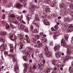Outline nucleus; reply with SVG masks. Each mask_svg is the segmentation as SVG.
Masks as SVG:
<instances>
[{
    "mask_svg": "<svg viewBox=\"0 0 73 73\" xmlns=\"http://www.w3.org/2000/svg\"><path fill=\"white\" fill-rule=\"evenodd\" d=\"M60 47V46L58 45L57 46H54V50L55 52V55L56 56L57 58H59V57H61V54L60 52L59 51Z\"/></svg>",
    "mask_w": 73,
    "mask_h": 73,
    "instance_id": "obj_1",
    "label": "nucleus"
},
{
    "mask_svg": "<svg viewBox=\"0 0 73 73\" xmlns=\"http://www.w3.org/2000/svg\"><path fill=\"white\" fill-rule=\"evenodd\" d=\"M44 50L46 52H45V54L47 57H49L50 56H51L52 54L51 52L49 51L48 46H45L44 47Z\"/></svg>",
    "mask_w": 73,
    "mask_h": 73,
    "instance_id": "obj_2",
    "label": "nucleus"
},
{
    "mask_svg": "<svg viewBox=\"0 0 73 73\" xmlns=\"http://www.w3.org/2000/svg\"><path fill=\"white\" fill-rule=\"evenodd\" d=\"M0 35L1 36H2L1 38L0 39V42H3L4 43L5 42V36L7 35V32H2L0 33Z\"/></svg>",
    "mask_w": 73,
    "mask_h": 73,
    "instance_id": "obj_3",
    "label": "nucleus"
},
{
    "mask_svg": "<svg viewBox=\"0 0 73 73\" xmlns=\"http://www.w3.org/2000/svg\"><path fill=\"white\" fill-rule=\"evenodd\" d=\"M30 7L29 8L32 11H34L35 9L37 7L36 5H35V2H31L29 3Z\"/></svg>",
    "mask_w": 73,
    "mask_h": 73,
    "instance_id": "obj_4",
    "label": "nucleus"
},
{
    "mask_svg": "<svg viewBox=\"0 0 73 73\" xmlns=\"http://www.w3.org/2000/svg\"><path fill=\"white\" fill-rule=\"evenodd\" d=\"M28 51H27L26 53V55L27 57H29V56H30V53L29 52H30V53H32L33 52V49L31 47H29L28 48Z\"/></svg>",
    "mask_w": 73,
    "mask_h": 73,
    "instance_id": "obj_5",
    "label": "nucleus"
},
{
    "mask_svg": "<svg viewBox=\"0 0 73 73\" xmlns=\"http://www.w3.org/2000/svg\"><path fill=\"white\" fill-rule=\"evenodd\" d=\"M69 58V56H68L67 55L66 56H64L63 59V64L62 65V67H64V66L65 65V62L66 61H68V59Z\"/></svg>",
    "mask_w": 73,
    "mask_h": 73,
    "instance_id": "obj_6",
    "label": "nucleus"
},
{
    "mask_svg": "<svg viewBox=\"0 0 73 73\" xmlns=\"http://www.w3.org/2000/svg\"><path fill=\"white\" fill-rule=\"evenodd\" d=\"M16 17L18 20V21L14 20L13 21L12 23H13L14 24H19L20 23V21H19V20H20V17L19 15H16Z\"/></svg>",
    "mask_w": 73,
    "mask_h": 73,
    "instance_id": "obj_7",
    "label": "nucleus"
},
{
    "mask_svg": "<svg viewBox=\"0 0 73 73\" xmlns=\"http://www.w3.org/2000/svg\"><path fill=\"white\" fill-rule=\"evenodd\" d=\"M60 12L62 13H64L66 15H67L68 13V10L66 8L64 7L61 9Z\"/></svg>",
    "mask_w": 73,
    "mask_h": 73,
    "instance_id": "obj_8",
    "label": "nucleus"
},
{
    "mask_svg": "<svg viewBox=\"0 0 73 73\" xmlns=\"http://www.w3.org/2000/svg\"><path fill=\"white\" fill-rule=\"evenodd\" d=\"M73 31V24L70 25L69 27L67 30L68 32H70L71 31Z\"/></svg>",
    "mask_w": 73,
    "mask_h": 73,
    "instance_id": "obj_9",
    "label": "nucleus"
},
{
    "mask_svg": "<svg viewBox=\"0 0 73 73\" xmlns=\"http://www.w3.org/2000/svg\"><path fill=\"white\" fill-rule=\"evenodd\" d=\"M9 46H10V52L12 53H13L14 47L13 46V45L11 44H9Z\"/></svg>",
    "mask_w": 73,
    "mask_h": 73,
    "instance_id": "obj_10",
    "label": "nucleus"
},
{
    "mask_svg": "<svg viewBox=\"0 0 73 73\" xmlns=\"http://www.w3.org/2000/svg\"><path fill=\"white\" fill-rule=\"evenodd\" d=\"M18 28L20 29H22V30H24L25 29L26 27L25 25H19L18 26Z\"/></svg>",
    "mask_w": 73,
    "mask_h": 73,
    "instance_id": "obj_11",
    "label": "nucleus"
},
{
    "mask_svg": "<svg viewBox=\"0 0 73 73\" xmlns=\"http://www.w3.org/2000/svg\"><path fill=\"white\" fill-rule=\"evenodd\" d=\"M10 38L11 40L12 41H14L15 40V39H16V37L14 35H11L10 36Z\"/></svg>",
    "mask_w": 73,
    "mask_h": 73,
    "instance_id": "obj_12",
    "label": "nucleus"
},
{
    "mask_svg": "<svg viewBox=\"0 0 73 73\" xmlns=\"http://www.w3.org/2000/svg\"><path fill=\"white\" fill-rule=\"evenodd\" d=\"M22 7H23V5L20 3H17L16 5V7L17 8H19V9L21 8Z\"/></svg>",
    "mask_w": 73,
    "mask_h": 73,
    "instance_id": "obj_13",
    "label": "nucleus"
},
{
    "mask_svg": "<svg viewBox=\"0 0 73 73\" xmlns=\"http://www.w3.org/2000/svg\"><path fill=\"white\" fill-rule=\"evenodd\" d=\"M24 66H25V68L24 69V73H25L27 71V70H28V67H27V64L26 63H25L23 64Z\"/></svg>",
    "mask_w": 73,
    "mask_h": 73,
    "instance_id": "obj_14",
    "label": "nucleus"
},
{
    "mask_svg": "<svg viewBox=\"0 0 73 73\" xmlns=\"http://www.w3.org/2000/svg\"><path fill=\"white\" fill-rule=\"evenodd\" d=\"M61 45L62 46H65L66 45V43L65 41V40H62L61 42Z\"/></svg>",
    "mask_w": 73,
    "mask_h": 73,
    "instance_id": "obj_15",
    "label": "nucleus"
},
{
    "mask_svg": "<svg viewBox=\"0 0 73 73\" xmlns=\"http://www.w3.org/2000/svg\"><path fill=\"white\" fill-rule=\"evenodd\" d=\"M43 22L44 24L45 25H49L50 24H49V21H48L47 20H45Z\"/></svg>",
    "mask_w": 73,
    "mask_h": 73,
    "instance_id": "obj_16",
    "label": "nucleus"
},
{
    "mask_svg": "<svg viewBox=\"0 0 73 73\" xmlns=\"http://www.w3.org/2000/svg\"><path fill=\"white\" fill-rule=\"evenodd\" d=\"M38 66H39V67H38V69H40V70H43V66L42 65V64H38Z\"/></svg>",
    "mask_w": 73,
    "mask_h": 73,
    "instance_id": "obj_17",
    "label": "nucleus"
},
{
    "mask_svg": "<svg viewBox=\"0 0 73 73\" xmlns=\"http://www.w3.org/2000/svg\"><path fill=\"white\" fill-rule=\"evenodd\" d=\"M36 42L37 45H38L39 47H42V43L40 42V40H38Z\"/></svg>",
    "mask_w": 73,
    "mask_h": 73,
    "instance_id": "obj_18",
    "label": "nucleus"
},
{
    "mask_svg": "<svg viewBox=\"0 0 73 73\" xmlns=\"http://www.w3.org/2000/svg\"><path fill=\"white\" fill-rule=\"evenodd\" d=\"M15 72L16 73H18V72H19V67L17 66H15Z\"/></svg>",
    "mask_w": 73,
    "mask_h": 73,
    "instance_id": "obj_19",
    "label": "nucleus"
},
{
    "mask_svg": "<svg viewBox=\"0 0 73 73\" xmlns=\"http://www.w3.org/2000/svg\"><path fill=\"white\" fill-rule=\"evenodd\" d=\"M6 48H5V45H4V44H3V49L1 50H0V52L1 51V52H4Z\"/></svg>",
    "mask_w": 73,
    "mask_h": 73,
    "instance_id": "obj_20",
    "label": "nucleus"
},
{
    "mask_svg": "<svg viewBox=\"0 0 73 73\" xmlns=\"http://www.w3.org/2000/svg\"><path fill=\"white\" fill-rule=\"evenodd\" d=\"M65 4L63 3H61L59 5V7L60 8H63L65 7Z\"/></svg>",
    "mask_w": 73,
    "mask_h": 73,
    "instance_id": "obj_21",
    "label": "nucleus"
},
{
    "mask_svg": "<svg viewBox=\"0 0 73 73\" xmlns=\"http://www.w3.org/2000/svg\"><path fill=\"white\" fill-rule=\"evenodd\" d=\"M51 6L52 7H56V1L52 2L51 4Z\"/></svg>",
    "mask_w": 73,
    "mask_h": 73,
    "instance_id": "obj_22",
    "label": "nucleus"
},
{
    "mask_svg": "<svg viewBox=\"0 0 73 73\" xmlns=\"http://www.w3.org/2000/svg\"><path fill=\"white\" fill-rule=\"evenodd\" d=\"M13 54H10L8 55V56L10 57H15V55L14 54V52H13V53H12Z\"/></svg>",
    "mask_w": 73,
    "mask_h": 73,
    "instance_id": "obj_23",
    "label": "nucleus"
},
{
    "mask_svg": "<svg viewBox=\"0 0 73 73\" xmlns=\"http://www.w3.org/2000/svg\"><path fill=\"white\" fill-rule=\"evenodd\" d=\"M56 63H57V61H56V60H52V64L54 65H56Z\"/></svg>",
    "mask_w": 73,
    "mask_h": 73,
    "instance_id": "obj_24",
    "label": "nucleus"
},
{
    "mask_svg": "<svg viewBox=\"0 0 73 73\" xmlns=\"http://www.w3.org/2000/svg\"><path fill=\"white\" fill-rule=\"evenodd\" d=\"M38 23V22H37V21H36V20H34L33 21V23L35 25H36V26H38V24L37 23Z\"/></svg>",
    "mask_w": 73,
    "mask_h": 73,
    "instance_id": "obj_25",
    "label": "nucleus"
},
{
    "mask_svg": "<svg viewBox=\"0 0 73 73\" xmlns=\"http://www.w3.org/2000/svg\"><path fill=\"white\" fill-rule=\"evenodd\" d=\"M72 53L71 52V50L70 49H68L67 51V53L68 55H70V54Z\"/></svg>",
    "mask_w": 73,
    "mask_h": 73,
    "instance_id": "obj_26",
    "label": "nucleus"
},
{
    "mask_svg": "<svg viewBox=\"0 0 73 73\" xmlns=\"http://www.w3.org/2000/svg\"><path fill=\"white\" fill-rule=\"evenodd\" d=\"M24 32H26V33H29V29H28V28H26L25 29Z\"/></svg>",
    "mask_w": 73,
    "mask_h": 73,
    "instance_id": "obj_27",
    "label": "nucleus"
},
{
    "mask_svg": "<svg viewBox=\"0 0 73 73\" xmlns=\"http://www.w3.org/2000/svg\"><path fill=\"white\" fill-rule=\"evenodd\" d=\"M33 69L34 70H36V68H37V66L36 65V64L35 63L33 65Z\"/></svg>",
    "mask_w": 73,
    "mask_h": 73,
    "instance_id": "obj_28",
    "label": "nucleus"
},
{
    "mask_svg": "<svg viewBox=\"0 0 73 73\" xmlns=\"http://www.w3.org/2000/svg\"><path fill=\"white\" fill-rule=\"evenodd\" d=\"M71 19H70V18L68 17L67 19H64V20L66 21V22H68V21H70Z\"/></svg>",
    "mask_w": 73,
    "mask_h": 73,
    "instance_id": "obj_29",
    "label": "nucleus"
},
{
    "mask_svg": "<svg viewBox=\"0 0 73 73\" xmlns=\"http://www.w3.org/2000/svg\"><path fill=\"white\" fill-rule=\"evenodd\" d=\"M35 38L36 39H40V36L38 35H36L35 36Z\"/></svg>",
    "mask_w": 73,
    "mask_h": 73,
    "instance_id": "obj_30",
    "label": "nucleus"
},
{
    "mask_svg": "<svg viewBox=\"0 0 73 73\" xmlns=\"http://www.w3.org/2000/svg\"><path fill=\"white\" fill-rule=\"evenodd\" d=\"M26 41L27 43H30L31 41H30V39H29V37L27 38H26Z\"/></svg>",
    "mask_w": 73,
    "mask_h": 73,
    "instance_id": "obj_31",
    "label": "nucleus"
},
{
    "mask_svg": "<svg viewBox=\"0 0 73 73\" xmlns=\"http://www.w3.org/2000/svg\"><path fill=\"white\" fill-rule=\"evenodd\" d=\"M17 60V59L15 58V56L12 58V61L13 62H15Z\"/></svg>",
    "mask_w": 73,
    "mask_h": 73,
    "instance_id": "obj_32",
    "label": "nucleus"
},
{
    "mask_svg": "<svg viewBox=\"0 0 73 73\" xmlns=\"http://www.w3.org/2000/svg\"><path fill=\"white\" fill-rule=\"evenodd\" d=\"M27 0H19V3H24L25 2H26L27 1Z\"/></svg>",
    "mask_w": 73,
    "mask_h": 73,
    "instance_id": "obj_33",
    "label": "nucleus"
},
{
    "mask_svg": "<svg viewBox=\"0 0 73 73\" xmlns=\"http://www.w3.org/2000/svg\"><path fill=\"white\" fill-rule=\"evenodd\" d=\"M49 9H50V8L49 7H46L45 8V11L47 12H49Z\"/></svg>",
    "mask_w": 73,
    "mask_h": 73,
    "instance_id": "obj_34",
    "label": "nucleus"
},
{
    "mask_svg": "<svg viewBox=\"0 0 73 73\" xmlns=\"http://www.w3.org/2000/svg\"><path fill=\"white\" fill-rule=\"evenodd\" d=\"M35 19L36 21H39V17H38V15H35Z\"/></svg>",
    "mask_w": 73,
    "mask_h": 73,
    "instance_id": "obj_35",
    "label": "nucleus"
},
{
    "mask_svg": "<svg viewBox=\"0 0 73 73\" xmlns=\"http://www.w3.org/2000/svg\"><path fill=\"white\" fill-rule=\"evenodd\" d=\"M50 0H47L45 1V3L49 4L50 3Z\"/></svg>",
    "mask_w": 73,
    "mask_h": 73,
    "instance_id": "obj_36",
    "label": "nucleus"
},
{
    "mask_svg": "<svg viewBox=\"0 0 73 73\" xmlns=\"http://www.w3.org/2000/svg\"><path fill=\"white\" fill-rule=\"evenodd\" d=\"M10 28V26L8 24H7L6 25V26L5 28L6 29H8Z\"/></svg>",
    "mask_w": 73,
    "mask_h": 73,
    "instance_id": "obj_37",
    "label": "nucleus"
},
{
    "mask_svg": "<svg viewBox=\"0 0 73 73\" xmlns=\"http://www.w3.org/2000/svg\"><path fill=\"white\" fill-rule=\"evenodd\" d=\"M50 71H51L50 69H48L46 70V73H50Z\"/></svg>",
    "mask_w": 73,
    "mask_h": 73,
    "instance_id": "obj_38",
    "label": "nucleus"
},
{
    "mask_svg": "<svg viewBox=\"0 0 73 73\" xmlns=\"http://www.w3.org/2000/svg\"><path fill=\"white\" fill-rule=\"evenodd\" d=\"M19 50H21L23 49V44H21L20 45V47H19Z\"/></svg>",
    "mask_w": 73,
    "mask_h": 73,
    "instance_id": "obj_39",
    "label": "nucleus"
},
{
    "mask_svg": "<svg viewBox=\"0 0 73 73\" xmlns=\"http://www.w3.org/2000/svg\"><path fill=\"white\" fill-rule=\"evenodd\" d=\"M10 27L12 28V29H13L14 28V25L13 24H12L11 23H10Z\"/></svg>",
    "mask_w": 73,
    "mask_h": 73,
    "instance_id": "obj_40",
    "label": "nucleus"
},
{
    "mask_svg": "<svg viewBox=\"0 0 73 73\" xmlns=\"http://www.w3.org/2000/svg\"><path fill=\"white\" fill-rule=\"evenodd\" d=\"M10 17H12V18H14L15 17V16L13 15V14H11L9 16Z\"/></svg>",
    "mask_w": 73,
    "mask_h": 73,
    "instance_id": "obj_41",
    "label": "nucleus"
},
{
    "mask_svg": "<svg viewBox=\"0 0 73 73\" xmlns=\"http://www.w3.org/2000/svg\"><path fill=\"white\" fill-rule=\"evenodd\" d=\"M27 55H26V56H24L23 57V58L24 61H27Z\"/></svg>",
    "mask_w": 73,
    "mask_h": 73,
    "instance_id": "obj_42",
    "label": "nucleus"
},
{
    "mask_svg": "<svg viewBox=\"0 0 73 73\" xmlns=\"http://www.w3.org/2000/svg\"><path fill=\"white\" fill-rule=\"evenodd\" d=\"M70 70H72V71H71L70 73H73V70H72V68L70 67L69 69V72H70Z\"/></svg>",
    "mask_w": 73,
    "mask_h": 73,
    "instance_id": "obj_43",
    "label": "nucleus"
},
{
    "mask_svg": "<svg viewBox=\"0 0 73 73\" xmlns=\"http://www.w3.org/2000/svg\"><path fill=\"white\" fill-rule=\"evenodd\" d=\"M32 40L33 42H34L35 43V44H36V41H37V40L34 38H33Z\"/></svg>",
    "mask_w": 73,
    "mask_h": 73,
    "instance_id": "obj_44",
    "label": "nucleus"
},
{
    "mask_svg": "<svg viewBox=\"0 0 73 73\" xmlns=\"http://www.w3.org/2000/svg\"><path fill=\"white\" fill-rule=\"evenodd\" d=\"M33 33H38V31H37V29H35L33 31Z\"/></svg>",
    "mask_w": 73,
    "mask_h": 73,
    "instance_id": "obj_45",
    "label": "nucleus"
},
{
    "mask_svg": "<svg viewBox=\"0 0 73 73\" xmlns=\"http://www.w3.org/2000/svg\"><path fill=\"white\" fill-rule=\"evenodd\" d=\"M17 47H18V46H19V45L17 46V44H15V50H17Z\"/></svg>",
    "mask_w": 73,
    "mask_h": 73,
    "instance_id": "obj_46",
    "label": "nucleus"
},
{
    "mask_svg": "<svg viewBox=\"0 0 73 73\" xmlns=\"http://www.w3.org/2000/svg\"><path fill=\"white\" fill-rule=\"evenodd\" d=\"M5 14H3L2 17V19L3 20H4L5 19Z\"/></svg>",
    "mask_w": 73,
    "mask_h": 73,
    "instance_id": "obj_47",
    "label": "nucleus"
},
{
    "mask_svg": "<svg viewBox=\"0 0 73 73\" xmlns=\"http://www.w3.org/2000/svg\"><path fill=\"white\" fill-rule=\"evenodd\" d=\"M70 8L73 9V4H71L70 5Z\"/></svg>",
    "mask_w": 73,
    "mask_h": 73,
    "instance_id": "obj_48",
    "label": "nucleus"
},
{
    "mask_svg": "<svg viewBox=\"0 0 73 73\" xmlns=\"http://www.w3.org/2000/svg\"><path fill=\"white\" fill-rule=\"evenodd\" d=\"M52 17H55L56 16V15L55 14H52L51 15Z\"/></svg>",
    "mask_w": 73,
    "mask_h": 73,
    "instance_id": "obj_49",
    "label": "nucleus"
},
{
    "mask_svg": "<svg viewBox=\"0 0 73 73\" xmlns=\"http://www.w3.org/2000/svg\"><path fill=\"white\" fill-rule=\"evenodd\" d=\"M35 48H41V47H39L38 46L37 44H35L34 46Z\"/></svg>",
    "mask_w": 73,
    "mask_h": 73,
    "instance_id": "obj_50",
    "label": "nucleus"
},
{
    "mask_svg": "<svg viewBox=\"0 0 73 73\" xmlns=\"http://www.w3.org/2000/svg\"><path fill=\"white\" fill-rule=\"evenodd\" d=\"M8 54V52L7 51H5L4 52V54L5 56H7Z\"/></svg>",
    "mask_w": 73,
    "mask_h": 73,
    "instance_id": "obj_51",
    "label": "nucleus"
},
{
    "mask_svg": "<svg viewBox=\"0 0 73 73\" xmlns=\"http://www.w3.org/2000/svg\"><path fill=\"white\" fill-rule=\"evenodd\" d=\"M40 36H44V33L41 32L40 33Z\"/></svg>",
    "mask_w": 73,
    "mask_h": 73,
    "instance_id": "obj_52",
    "label": "nucleus"
},
{
    "mask_svg": "<svg viewBox=\"0 0 73 73\" xmlns=\"http://www.w3.org/2000/svg\"><path fill=\"white\" fill-rule=\"evenodd\" d=\"M51 30H52V31H55V32H54V33H57L56 31V30L54 29L53 27L51 28Z\"/></svg>",
    "mask_w": 73,
    "mask_h": 73,
    "instance_id": "obj_53",
    "label": "nucleus"
},
{
    "mask_svg": "<svg viewBox=\"0 0 73 73\" xmlns=\"http://www.w3.org/2000/svg\"><path fill=\"white\" fill-rule=\"evenodd\" d=\"M39 57L40 58H43V55L42 54H40L39 55Z\"/></svg>",
    "mask_w": 73,
    "mask_h": 73,
    "instance_id": "obj_54",
    "label": "nucleus"
},
{
    "mask_svg": "<svg viewBox=\"0 0 73 73\" xmlns=\"http://www.w3.org/2000/svg\"><path fill=\"white\" fill-rule=\"evenodd\" d=\"M31 56L32 58H34V57H35V54H34V53H33L31 54Z\"/></svg>",
    "mask_w": 73,
    "mask_h": 73,
    "instance_id": "obj_55",
    "label": "nucleus"
},
{
    "mask_svg": "<svg viewBox=\"0 0 73 73\" xmlns=\"http://www.w3.org/2000/svg\"><path fill=\"white\" fill-rule=\"evenodd\" d=\"M1 23H2L3 25H5V21H1Z\"/></svg>",
    "mask_w": 73,
    "mask_h": 73,
    "instance_id": "obj_56",
    "label": "nucleus"
},
{
    "mask_svg": "<svg viewBox=\"0 0 73 73\" xmlns=\"http://www.w3.org/2000/svg\"><path fill=\"white\" fill-rule=\"evenodd\" d=\"M54 28L55 29H58V25H56L55 26Z\"/></svg>",
    "mask_w": 73,
    "mask_h": 73,
    "instance_id": "obj_57",
    "label": "nucleus"
},
{
    "mask_svg": "<svg viewBox=\"0 0 73 73\" xmlns=\"http://www.w3.org/2000/svg\"><path fill=\"white\" fill-rule=\"evenodd\" d=\"M20 40H22V39L23 38V37L22 36H21L19 37Z\"/></svg>",
    "mask_w": 73,
    "mask_h": 73,
    "instance_id": "obj_58",
    "label": "nucleus"
},
{
    "mask_svg": "<svg viewBox=\"0 0 73 73\" xmlns=\"http://www.w3.org/2000/svg\"><path fill=\"white\" fill-rule=\"evenodd\" d=\"M65 38L66 40V41H68V36H66L65 37Z\"/></svg>",
    "mask_w": 73,
    "mask_h": 73,
    "instance_id": "obj_59",
    "label": "nucleus"
},
{
    "mask_svg": "<svg viewBox=\"0 0 73 73\" xmlns=\"http://www.w3.org/2000/svg\"><path fill=\"white\" fill-rule=\"evenodd\" d=\"M27 12V11L25 10H24L23 11H22V13H26Z\"/></svg>",
    "mask_w": 73,
    "mask_h": 73,
    "instance_id": "obj_60",
    "label": "nucleus"
},
{
    "mask_svg": "<svg viewBox=\"0 0 73 73\" xmlns=\"http://www.w3.org/2000/svg\"><path fill=\"white\" fill-rule=\"evenodd\" d=\"M42 62L43 64H45V60L43 59L42 60Z\"/></svg>",
    "mask_w": 73,
    "mask_h": 73,
    "instance_id": "obj_61",
    "label": "nucleus"
},
{
    "mask_svg": "<svg viewBox=\"0 0 73 73\" xmlns=\"http://www.w3.org/2000/svg\"><path fill=\"white\" fill-rule=\"evenodd\" d=\"M53 37L54 40H56V39H57V36H54Z\"/></svg>",
    "mask_w": 73,
    "mask_h": 73,
    "instance_id": "obj_62",
    "label": "nucleus"
},
{
    "mask_svg": "<svg viewBox=\"0 0 73 73\" xmlns=\"http://www.w3.org/2000/svg\"><path fill=\"white\" fill-rule=\"evenodd\" d=\"M32 69L31 68H30L29 70V72H32Z\"/></svg>",
    "mask_w": 73,
    "mask_h": 73,
    "instance_id": "obj_63",
    "label": "nucleus"
},
{
    "mask_svg": "<svg viewBox=\"0 0 73 73\" xmlns=\"http://www.w3.org/2000/svg\"><path fill=\"white\" fill-rule=\"evenodd\" d=\"M31 30H33V25H31Z\"/></svg>",
    "mask_w": 73,
    "mask_h": 73,
    "instance_id": "obj_64",
    "label": "nucleus"
}]
</instances>
